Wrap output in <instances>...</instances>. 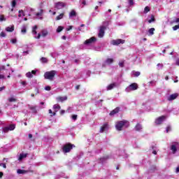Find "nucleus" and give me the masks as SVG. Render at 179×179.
I'll list each match as a JSON object with an SVG mask.
<instances>
[{
	"label": "nucleus",
	"mask_w": 179,
	"mask_h": 179,
	"mask_svg": "<svg viewBox=\"0 0 179 179\" xmlns=\"http://www.w3.org/2000/svg\"><path fill=\"white\" fill-rule=\"evenodd\" d=\"M127 90L129 92H132L134 90H138V84L137 83H131L128 87Z\"/></svg>",
	"instance_id": "6"
},
{
	"label": "nucleus",
	"mask_w": 179,
	"mask_h": 179,
	"mask_svg": "<svg viewBox=\"0 0 179 179\" xmlns=\"http://www.w3.org/2000/svg\"><path fill=\"white\" fill-rule=\"evenodd\" d=\"M36 15V16H41V13H37Z\"/></svg>",
	"instance_id": "62"
},
{
	"label": "nucleus",
	"mask_w": 179,
	"mask_h": 179,
	"mask_svg": "<svg viewBox=\"0 0 179 179\" xmlns=\"http://www.w3.org/2000/svg\"><path fill=\"white\" fill-rule=\"evenodd\" d=\"M48 34V32L47 31H42V36L45 37Z\"/></svg>",
	"instance_id": "38"
},
{
	"label": "nucleus",
	"mask_w": 179,
	"mask_h": 179,
	"mask_svg": "<svg viewBox=\"0 0 179 179\" xmlns=\"http://www.w3.org/2000/svg\"><path fill=\"white\" fill-rule=\"evenodd\" d=\"M0 167H3V169H6V164L1 163Z\"/></svg>",
	"instance_id": "43"
},
{
	"label": "nucleus",
	"mask_w": 179,
	"mask_h": 179,
	"mask_svg": "<svg viewBox=\"0 0 179 179\" xmlns=\"http://www.w3.org/2000/svg\"><path fill=\"white\" fill-rule=\"evenodd\" d=\"M128 2H129V3L130 6H134V3H135L134 2V0H128Z\"/></svg>",
	"instance_id": "42"
},
{
	"label": "nucleus",
	"mask_w": 179,
	"mask_h": 179,
	"mask_svg": "<svg viewBox=\"0 0 179 179\" xmlns=\"http://www.w3.org/2000/svg\"><path fill=\"white\" fill-rule=\"evenodd\" d=\"M3 132H5V133H7V132H9V127H4L3 129Z\"/></svg>",
	"instance_id": "37"
},
{
	"label": "nucleus",
	"mask_w": 179,
	"mask_h": 179,
	"mask_svg": "<svg viewBox=\"0 0 179 179\" xmlns=\"http://www.w3.org/2000/svg\"><path fill=\"white\" fill-rule=\"evenodd\" d=\"M62 38L63 40H66V36H63L62 37Z\"/></svg>",
	"instance_id": "63"
},
{
	"label": "nucleus",
	"mask_w": 179,
	"mask_h": 179,
	"mask_svg": "<svg viewBox=\"0 0 179 179\" xmlns=\"http://www.w3.org/2000/svg\"><path fill=\"white\" fill-rule=\"evenodd\" d=\"M108 128V123L103 124L100 129L101 134H103V132H104V131H106V129H107Z\"/></svg>",
	"instance_id": "15"
},
{
	"label": "nucleus",
	"mask_w": 179,
	"mask_h": 179,
	"mask_svg": "<svg viewBox=\"0 0 179 179\" xmlns=\"http://www.w3.org/2000/svg\"><path fill=\"white\" fill-rule=\"evenodd\" d=\"M175 23H179V18H176L175 20Z\"/></svg>",
	"instance_id": "59"
},
{
	"label": "nucleus",
	"mask_w": 179,
	"mask_h": 179,
	"mask_svg": "<svg viewBox=\"0 0 179 179\" xmlns=\"http://www.w3.org/2000/svg\"><path fill=\"white\" fill-rule=\"evenodd\" d=\"M8 101H9V103H13L17 101V99L15 97H10L8 98Z\"/></svg>",
	"instance_id": "24"
},
{
	"label": "nucleus",
	"mask_w": 179,
	"mask_h": 179,
	"mask_svg": "<svg viewBox=\"0 0 179 179\" xmlns=\"http://www.w3.org/2000/svg\"><path fill=\"white\" fill-rule=\"evenodd\" d=\"M125 43V40L122 39H117L112 41L113 45H120V44H124Z\"/></svg>",
	"instance_id": "8"
},
{
	"label": "nucleus",
	"mask_w": 179,
	"mask_h": 179,
	"mask_svg": "<svg viewBox=\"0 0 179 179\" xmlns=\"http://www.w3.org/2000/svg\"><path fill=\"white\" fill-rule=\"evenodd\" d=\"M165 120H166L165 115L160 116L155 120V124L157 125H160L163 123V121H164Z\"/></svg>",
	"instance_id": "5"
},
{
	"label": "nucleus",
	"mask_w": 179,
	"mask_h": 179,
	"mask_svg": "<svg viewBox=\"0 0 179 179\" xmlns=\"http://www.w3.org/2000/svg\"><path fill=\"white\" fill-rule=\"evenodd\" d=\"M62 30H64V27L62 26H59L57 29V33H61V31H62Z\"/></svg>",
	"instance_id": "31"
},
{
	"label": "nucleus",
	"mask_w": 179,
	"mask_h": 179,
	"mask_svg": "<svg viewBox=\"0 0 179 179\" xmlns=\"http://www.w3.org/2000/svg\"><path fill=\"white\" fill-rule=\"evenodd\" d=\"M56 9H62V8H65V3L64 2H57L55 3Z\"/></svg>",
	"instance_id": "10"
},
{
	"label": "nucleus",
	"mask_w": 179,
	"mask_h": 179,
	"mask_svg": "<svg viewBox=\"0 0 179 179\" xmlns=\"http://www.w3.org/2000/svg\"><path fill=\"white\" fill-rule=\"evenodd\" d=\"M17 174H26V173H27V171L23 169H17Z\"/></svg>",
	"instance_id": "23"
},
{
	"label": "nucleus",
	"mask_w": 179,
	"mask_h": 179,
	"mask_svg": "<svg viewBox=\"0 0 179 179\" xmlns=\"http://www.w3.org/2000/svg\"><path fill=\"white\" fill-rule=\"evenodd\" d=\"M120 113V107H116L114 110L110 111L109 115L113 116L115 115V114H118Z\"/></svg>",
	"instance_id": "12"
},
{
	"label": "nucleus",
	"mask_w": 179,
	"mask_h": 179,
	"mask_svg": "<svg viewBox=\"0 0 179 179\" xmlns=\"http://www.w3.org/2000/svg\"><path fill=\"white\" fill-rule=\"evenodd\" d=\"M72 119L74 120V121H76V120H78V115H73Z\"/></svg>",
	"instance_id": "44"
},
{
	"label": "nucleus",
	"mask_w": 179,
	"mask_h": 179,
	"mask_svg": "<svg viewBox=\"0 0 179 179\" xmlns=\"http://www.w3.org/2000/svg\"><path fill=\"white\" fill-rule=\"evenodd\" d=\"M156 20L155 19V16L152 15L151 19L148 20V23H152V22H155Z\"/></svg>",
	"instance_id": "36"
},
{
	"label": "nucleus",
	"mask_w": 179,
	"mask_h": 179,
	"mask_svg": "<svg viewBox=\"0 0 179 179\" xmlns=\"http://www.w3.org/2000/svg\"><path fill=\"white\" fill-rule=\"evenodd\" d=\"M1 37H6V34L5 32L2 31L0 33Z\"/></svg>",
	"instance_id": "45"
},
{
	"label": "nucleus",
	"mask_w": 179,
	"mask_h": 179,
	"mask_svg": "<svg viewBox=\"0 0 179 179\" xmlns=\"http://www.w3.org/2000/svg\"><path fill=\"white\" fill-rule=\"evenodd\" d=\"M73 148H75V145L71 143H66L62 148L63 152L69 153V152H71V150H72Z\"/></svg>",
	"instance_id": "3"
},
{
	"label": "nucleus",
	"mask_w": 179,
	"mask_h": 179,
	"mask_svg": "<svg viewBox=\"0 0 179 179\" xmlns=\"http://www.w3.org/2000/svg\"><path fill=\"white\" fill-rule=\"evenodd\" d=\"M10 43H12V44H16V43H17V40L16 38H13L10 40Z\"/></svg>",
	"instance_id": "39"
},
{
	"label": "nucleus",
	"mask_w": 179,
	"mask_h": 179,
	"mask_svg": "<svg viewBox=\"0 0 179 179\" xmlns=\"http://www.w3.org/2000/svg\"><path fill=\"white\" fill-rule=\"evenodd\" d=\"M2 90H5V86L0 87V92H2Z\"/></svg>",
	"instance_id": "54"
},
{
	"label": "nucleus",
	"mask_w": 179,
	"mask_h": 179,
	"mask_svg": "<svg viewBox=\"0 0 179 179\" xmlns=\"http://www.w3.org/2000/svg\"><path fill=\"white\" fill-rule=\"evenodd\" d=\"M21 32L22 34H26V33H27V28L24 26L21 29Z\"/></svg>",
	"instance_id": "29"
},
{
	"label": "nucleus",
	"mask_w": 179,
	"mask_h": 179,
	"mask_svg": "<svg viewBox=\"0 0 179 179\" xmlns=\"http://www.w3.org/2000/svg\"><path fill=\"white\" fill-rule=\"evenodd\" d=\"M45 90H47L48 92H50V90H51V87H50V86H46V87H45Z\"/></svg>",
	"instance_id": "47"
},
{
	"label": "nucleus",
	"mask_w": 179,
	"mask_h": 179,
	"mask_svg": "<svg viewBox=\"0 0 179 179\" xmlns=\"http://www.w3.org/2000/svg\"><path fill=\"white\" fill-rule=\"evenodd\" d=\"M28 108H29V110H31V111H32V113H34V114H36L37 113V107L36 106H33L31 105H28Z\"/></svg>",
	"instance_id": "16"
},
{
	"label": "nucleus",
	"mask_w": 179,
	"mask_h": 179,
	"mask_svg": "<svg viewBox=\"0 0 179 179\" xmlns=\"http://www.w3.org/2000/svg\"><path fill=\"white\" fill-rule=\"evenodd\" d=\"M97 39L94 37L92 36L90 39H87L85 42L84 44L85 45H89V44H93V43L96 42Z\"/></svg>",
	"instance_id": "7"
},
{
	"label": "nucleus",
	"mask_w": 179,
	"mask_h": 179,
	"mask_svg": "<svg viewBox=\"0 0 179 179\" xmlns=\"http://www.w3.org/2000/svg\"><path fill=\"white\" fill-rule=\"evenodd\" d=\"M69 30H72V26H69V28H66L67 31H69Z\"/></svg>",
	"instance_id": "53"
},
{
	"label": "nucleus",
	"mask_w": 179,
	"mask_h": 179,
	"mask_svg": "<svg viewBox=\"0 0 179 179\" xmlns=\"http://www.w3.org/2000/svg\"><path fill=\"white\" fill-rule=\"evenodd\" d=\"M3 177V172H0V178H2Z\"/></svg>",
	"instance_id": "58"
},
{
	"label": "nucleus",
	"mask_w": 179,
	"mask_h": 179,
	"mask_svg": "<svg viewBox=\"0 0 179 179\" xmlns=\"http://www.w3.org/2000/svg\"><path fill=\"white\" fill-rule=\"evenodd\" d=\"M106 27L102 26L100 27L99 32L98 34V36L101 38V37H104V31L106 30Z\"/></svg>",
	"instance_id": "9"
},
{
	"label": "nucleus",
	"mask_w": 179,
	"mask_h": 179,
	"mask_svg": "<svg viewBox=\"0 0 179 179\" xmlns=\"http://www.w3.org/2000/svg\"><path fill=\"white\" fill-rule=\"evenodd\" d=\"M40 37H41V34H38V36L36 37V38L39 39Z\"/></svg>",
	"instance_id": "61"
},
{
	"label": "nucleus",
	"mask_w": 179,
	"mask_h": 179,
	"mask_svg": "<svg viewBox=\"0 0 179 179\" xmlns=\"http://www.w3.org/2000/svg\"><path fill=\"white\" fill-rule=\"evenodd\" d=\"M64 13H61L60 15H57L56 17V20H61V19L64 17Z\"/></svg>",
	"instance_id": "27"
},
{
	"label": "nucleus",
	"mask_w": 179,
	"mask_h": 179,
	"mask_svg": "<svg viewBox=\"0 0 179 179\" xmlns=\"http://www.w3.org/2000/svg\"><path fill=\"white\" fill-rule=\"evenodd\" d=\"M55 75H57L56 71H47L44 73L45 79H48V80H54V78H55Z\"/></svg>",
	"instance_id": "2"
},
{
	"label": "nucleus",
	"mask_w": 179,
	"mask_h": 179,
	"mask_svg": "<svg viewBox=\"0 0 179 179\" xmlns=\"http://www.w3.org/2000/svg\"><path fill=\"white\" fill-rule=\"evenodd\" d=\"M176 173H179V166H178L176 169Z\"/></svg>",
	"instance_id": "60"
},
{
	"label": "nucleus",
	"mask_w": 179,
	"mask_h": 179,
	"mask_svg": "<svg viewBox=\"0 0 179 179\" xmlns=\"http://www.w3.org/2000/svg\"><path fill=\"white\" fill-rule=\"evenodd\" d=\"M15 128H16V125H15V124H10L8 126L9 131H13L15 129Z\"/></svg>",
	"instance_id": "28"
},
{
	"label": "nucleus",
	"mask_w": 179,
	"mask_h": 179,
	"mask_svg": "<svg viewBox=\"0 0 179 179\" xmlns=\"http://www.w3.org/2000/svg\"><path fill=\"white\" fill-rule=\"evenodd\" d=\"M21 85H22V86H26V85H27V83L26 81H22L21 82Z\"/></svg>",
	"instance_id": "49"
},
{
	"label": "nucleus",
	"mask_w": 179,
	"mask_h": 179,
	"mask_svg": "<svg viewBox=\"0 0 179 179\" xmlns=\"http://www.w3.org/2000/svg\"><path fill=\"white\" fill-rule=\"evenodd\" d=\"M179 149V143L178 142H174L173 143V145L171 146V150H172L173 153H176L177 150Z\"/></svg>",
	"instance_id": "4"
},
{
	"label": "nucleus",
	"mask_w": 179,
	"mask_h": 179,
	"mask_svg": "<svg viewBox=\"0 0 179 179\" xmlns=\"http://www.w3.org/2000/svg\"><path fill=\"white\" fill-rule=\"evenodd\" d=\"M177 97H178V94L175 93V94H172L169 96V97L168 98L169 101H171L173 100H176V99H177Z\"/></svg>",
	"instance_id": "13"
},
{
	"label": "nucleus",
	"mask_w": 179,
	"mask_h": 179,
	"mask_svg": "<svg viewBox=\"0 0 179 179\" xmlns=\"http://www.w3.org/2000/svg\"><path fill=\"white\" fill-rule=\"evenodd\" d=\"M60 114H61V115H64V114H65V110H62L60 111Z\"/></svg>",
	"instance_id": "52"
},
{
	"label": "nucleus",
	"mask_w": 179,
	"mask_h": 179,
	"mask_svg": "<svg viewBox=\"0 0 179 179\" xmlns=\"http://www.w3.org/2000/svg\"><path fill=\"white\" fill-rule=\"evenodd\" d=\"M134 76H136V78H138V76H139L141 75V72L139 71H136L134 73Z\"/></svg>",
	"instance_id": "40"
},
{
	"label": "nucleus",
	"mask_w": 179,
	"mask_h": 179,
	"mask_svg": "<svg viewBox=\"0 0 179 179\" xmlns=\"http://www.w3.org/2000/svg\"><path fill=\"white\" fill-rule=\"evenodd\" d=\"M6 18H5V15H0V22H6Z\"/></svg>",
	"instance_id": "33"
},
{
	"label": "nucleus",
	"mask_w": 179,
	"mask_h": 179,
	"mask_svg": "<svg viewBox=\"0 0 179 179\" xmlns=\"http://www.w3.org/2000/svg\"><path fill=\"white\" fill-rule=\"evenodd\" d=\"M116 87H117V83H111L109 85H108L107 90H113V89Z\"/></svg>",
	"instance_id": "17"
},
{
	"label": "nucleus",
	"mask_w": 179,
	"mask_h": 179,
	"mask_svg": "<svg viewBox=\"0 0 179 179\" xmlns=\"http://www.w3.org/2000/svg\"><path fill=\"white\" fill-rule=\"evenodd\" d=\"M31 73L32 75H36V74L37 73V71L33 70V71H31Z\"/></svg>",
	"instance_id": "50"
},
{
	"label": "nucleus",
	"mask_w": 179,
	"mask_h": 179,
	"mask_svg": "<svg viewBox=\"0 0 179 179\" xmlns=\"http://www.w3.org/2000/svg\"><path fill=\"white\" fill-rule=\"evenodd\" d=\"M28 136H29V139H31V138H33V134H29L28 135Z\"/></svg>",
	"instance_id": "56"
},
{
	"label": "nucleus",
	"mask_w": 179,
	"mask_h": 179,
	"mask_svg": "<svg viewBox=\"0 0 179 179\" xmlns=\"http://www.w3.org/2000/svg\"><path fill=\"white\" fill-rule=\"evenodd\" d=\"M18 13H19L18 17H22V13L23 16H24V13L23 12V10H20L18 11Z\"/></svg>",
	"instance_id": "34"
},
{
	"label": "nucleus",
	"mask_w": 179,
	"mask_h": 179,
	"mask_svg": "<svg viewBox=\"0 0 179 179\" xmlns=\"http://www.w3.org/2000/svg\"><path fill=\"white\" fill-rule=\"evenodd\" d=\"M113 62H114V59L111 58H108L106 60V64H107L108 65H111Z\"/></svg>",
	"instance_id": "21"
},
{
	"label": "nucleus",
	"mask_w": 179,
	"mask_h": 179,
	"mask_svg": "<svg viewBox=\"0 0 179 179\" xmlns=\"http://www.w3.org/2000/svg\"><path fill=\"white\" fill-rule=\"evenodd\" d=\"M48 111H49V114H51L50 117H54V115H57V112L55 110L54 112H52V110L49 109Z\"/></svg>",
	"instance_id": "26"
},
{
	"label": "nucleus",
	"mask_w": 179,
	"mask_h": 179,
	"mask_svg": "<svg viewBox=\"0 0 179 179\" xmlns=\"http://www.w3.org/2000/svg\"><path fill=\"white\" fill-rule=\"evenodd\" d=\"M145 12H149L150 10V9L149 8V7L146 6L145 8Z\"/></svg>",
	"instance_id": "51"
},
{
	"label": "nucleus",
	"mask_w": 179,
	"mask_h": 179,
	"mask_svg": "<svg viewBox=\"0 0 179 179\" xmlns=\"http://www.w3.org/2000/svg\"><path fill=\"white\" fill-rule=\"evenodd\" d=\"M53 110L55 112L58 113V110H61V106L59 104H55L53 106Z\"/></svg>",
	"instance_id": "18"
},
{
	"label": "nucleus",
	"mask_w": 179,
	"mask_h": 179,
	"mask_svg": "<svg viewBox=\"0 0 179 179\" xmlns=\"http://www.w3.org/2000/svg\"><path fill=\"white\" fill-rule=\"evenodd\" d=\"M37 25H35L33 28H32V34H37Z\"/></svg>",
	"instance_id": "30"
},
{
	"label": "nucleus",
	"mask_w": 179,
	"mask_h": 179,
	"mask_svg": "<svg viewBox=\"0 0 179 179\" xmlns=\"http://www.w3.org/2000/svg\"><path fill=\"white\" fill-rule=\"evenodd\" d=\"M119 66H120V68H124V62H120Z\"/></svg>",
	"instance_id": "48"
},
{
	"label": "nucleus",
	"mask_w": 179,
	"mask_h": 179,
	"mask_svg": "<svg viewBox=\"0 0 179 179\" xmlns=\"http://www.w3.org/2000/svg\"><path fill=\"white\" fill-rule=\"evenodd\" d=\"M76 90H79V89H80V85H76Z\"/></svg>",
	"instance_id": "55"
},
{
	"label": "nucleus",
	"mask_w": 179,
	"mask_h": 179,
	"mask_svg": "<svg viewBox=\"0 0 179 179\" xmlns=\"http://www.w3.org/2000/svg\"><path fill=\"white\" fill-rule=\"evenodd\" d=\"M5 76L2 74H0V79H4Z\"/></svg>",
	"instance_id": "57"
},
{
	"label": "nucleus",
	"mask_w": 179,
	"mask_h": 179,
	"mask_svg": "<svg viewBox=\"0 0 179 179\" xmlns=\"http://www.w3.org/2000/svg\"><path fill=\"white\" fill-rule=\"evenodd\" d=\"M134 129L138 132H141V131H142V124H141V123H137L134 127Z\"/></svg>",
	"instance_id": "14"
},
{
	"label": "nucleus",
	"mask_w": 179,
	"mask_h": 179,
	"mask_svg": "<svg viewBox=\"0 0 179 179\" xmlns=\"http://www.w3.org/2000/svg\"><path fill=\"white\" fill-rule=\"evenodd\" d=\"M76 11L75 10H72L70 13H69V17H76Z\"/></svg>",
	"instance_id": "20"
},
{
	"label": "nucleus",
	"mask_w": 179,
	"mask_h": 179,
	"mask_svg": "<svg viewBox=\"0 0 179 179\" xmlns=\"http://www.w3.org/2000/svg\"><path fill=\"white\" fill-rule=\"evenodd\" d=\"M82 3H83V5H86V1H83L82 2Z\"/></svg>",
	"instance_id": "64"
},
{
	"label": "nucleus",
	"mask_w": 179,
	"mask_h": 179,
	"mask_svg": "<svg viewBox=\"0 0 179 179\" xmlns=\"http://www.w3.org/2000/svg\"><path fill=\"white\" fill-rule=\"evenodd\" d=\"M128 128L129 127V122L128 120H120L115 123V128L117 131H122V128Z\"/></svg>",
	"instance_id": "1"
},
{
	"label": "nucleus",
	"mask_w": 179,
	"mask_h": 179,
	"mask_svg": "<svg viewBox=\"0 0 179 179\" xmlns=\"http://www.w3.org/2000/svg\"><path fill=\"white\" fill-rule=\"evenodd\" d=\"M170 131H171V126H167V127H166L167 134H168V132H170Z\"/></svg>",
	"instance_id": "46"
},
{
	"label": "nucleus",
	"mask_w": 179,
	"mask_h": 179,
	"mask_svg": "<svg viewBox=\"0 0 179 179\" xmlns=\"http://www.w3.org/2000/svg\"><path fill=\"white\" fill-rule=\"evenodd\" d=\"M27 157V154H20L18 160H23V159Z\"/></svg>",
	"instance_id": "22"
},
{
	"label": "nucleus",
	"mask_w": 179,
	"mask_h": 179,
	"mask_svg": "<svg viewBox=\"0 0 179 179\" xmlns=\"http://www.w3.org/2000/svg\"><path fill=\"white\" fill-rule=\"evenodd\" d=\"M11 6L12 8H15V6H16V0H13Z\"/></svg>",
	"instance_id": "41"
},
{
	"label": "nucleus",
	"mask_w": 179,
	"mask_h": 179,
	"mask_svg": "<svg viewBox=\"0 0 179 179\" xmlns=\"http://www.w3.org/2000/svg\"><path fill=\"white\" fill-rule=\"evenodd\" d=\"M15 30V26L12 25L11 27H7L6 28V31H8L12 33V31H13Z\"/></svg>",
	"instance_id": "19"
},
{
	"label": "nucleus",
	"mask_w": 179,
	"mask_h": 179,
	"mask_svg": "<svg viewBox=\"0 0 179 179\" xmlns=\"http://www.w3.org/2000/svg\"><path fill=\"white\" fill-rule=\"evenodd\" d=\"M26 76L27 78H33V74L31 73V72H28L26 73Z\"/></svg>",
	"instance_id": "35"
},
{
	"label": "nucleus",
	"mask_w": 179,
	"mask_h": 179,
	"mask_svg": "<svg viewBox=\"0 0 179 179\" xmlns=\"http://www.w3.org/2000/svg\"><path fill=\"white\" fill-rule=\"evenodd\" d=\"M155 28H151L148 30L150 36H153V34H155Z\"/></svg>",
	"instance_id": "25"
},
{
	"label": "nucleus",
	"mask_w": 179,
	"mask_h": 179,
	"mask_svg": "<svg viewBox=\"0 0 179 179\" xmlns=\"http://www.w3.org/2000/svg\"><path fill=\"white\" fill-rule=\"evenodd\" d=\"M41 62H43V64H47L48 62V59H47L46 57H42L41 59Z\"/></svg>",
	"instance_id": "32"
},
{
	"label": "nucleus",
	"mask_w": 179,
	"mask_h": 179,
	"mask_svg": "<svg viewBox=\"0 0 179 179\" xmlns=\"http://www.w3.org/2000/svg\"><path fill=\"white\" fill-rule=\"evenodd\" d=\"M56 100L58 102L64 103V101H66V100H68V96H58L56 98Z\"/></svg>",
	"instance_id": "11"
}]
</instances>
